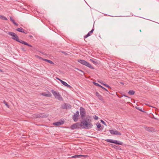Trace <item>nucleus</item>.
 <instances>
[{
    "label": "nucleus",
    "mask_w": 159,
    "mask_h": 159,
    "mask_svg": "<svg viewBox=\"0 0 159 159\" xmlns=\"http://www.w3.org/2000/svg\"><path fill=\"white\" fill-rule=\"evenodd\" d=\"M82 120L81 122V125H82L83 129H89L92 128L93 126L91 123V117L90 116L87 115L85 118L81 119Z\"/></svg>",
    "instance_id": "f257e3e1"
},
{
    "label": "nucleus",
    "mask_w": 159,
    "mask_h": 159,
    "mask_svg": "<svg viewBox=\"0 0 159 159\" xmlns=\"http://www.w3.org/2000/svg\"><path fill=\"white\" fill-rule=\"evenodd\" d=\"M8 34L12 36V39L16 41L19 42L21 43L28 46L30 47H32V46L29 44L25 41H23L22 40H20L18 35L14 32H8Z\"/></svg>",
    "instance_id": "f03ea898"
},
{
    "label": "nucleus",
    "mask_w": 159,
    "mask_h": 159,
    "mask_svg": "<svg viewBox=\"0 0 159 159\" xmlns=\"http://www.w3.org/2000/svg\"><path fill=\"white\" fill-rule=\"evenodd\" d=\"M78 61L82 65H84L91 69H94V68L89 63L84 60L82 59H78Z\"/></svg>",
    "instance_id": "7ed1b4c3"
},
{
    "label": "nucleus",
    "mask_w": 159,
    "mask_h": 159,
    "mask_svg": "<svg viewBox=\"0 0 159 159\" xmlns=\"http://www.w3.org/2000/svg\"><path fill=\"white\" fill-rule=\"evenodd\" d=\"M105 140L108 142L114 143L116 145H122L123 144L122 142L115 140L107 139Z\"/></svg>",
    "instance_id": "20e7f679"
},
{
    "label": "nucleus",
    "mask_w": 159,
    "mask_h": 159,
    "mask_svg": "<svg viewBox=\"0 0 159 159\" xmlns=\"http://www.w3.org/2000/svg\"><path fill=\"white\" fill-rule=\"evenodd\" d=\"M80 110L81 118L83 119L84 118H85V115H86V111L85 109L82 107H81L80 108Z\"/></svg>",
    "instance_id": "39448f33"
},
{
    "label": "nucleus",
    "mask_w": 159,
    "mask_h": 159,
    "mask_svg": "<svg viewBox=\"0 0 159 159\" xmlns=\"http://www.w3.org/2000/svg\"><path fill=\"white\" fill-rule=\"evenodd\" d=\"M79 116V111H76V113L72 116V119L75 122L77 121L78 120V117Z\"/></svg>",
    "instance_id": "423d86ee"
},
{
    "label": "nucleus",
    "mask_w": 159,
    "mask_h": 159,
    "mask_svg": "<svg viewBox=\"0 0 159 159\" xmlns=\"http://www.w3.org/2000/svg\"><path fill=\"white\" fill-rule=\"evenodd\" d=\"M143 127L146 131H147L148 132H152L153 131H154V129L153 127H148L147 126H144Z\"/></svg>",
    "instance_id": "0eeeda50"
},
{
    "label": "nucleus",
    "mask_w": 159,
    "mask_h": 159,
    "mask_svg": "<svg viewBox=\"0 0 159 159\" xmlns=\"http://www.w3.org/2000/svg\"><path fill=\"white\" fill-rule=\"evenodd\" d=\"M16 30L21 33H25V34H27L28 33V32L27 31L25 30L22 27H20L16 29Z\"/></svg>",
    "instance_id": "6e6552de"
},
{
    "label": "nucleus",
    "mask_w": 159,
    "mask_h": 159,
    "mask_svg": "<svg viewBox=\"0 0 159 159\" xmlns=\"http://www.w3.org/2000/svg\"><path fill=\"white\" fill-rule=\"evenodd\" d=\"M85 156H84L83 155H75L74 156H73L71 157L72 158H81L83 157H84Z\"/></svg>",
    "instance_id": "1a4fd4ad"
},
{
    "label": "nucleus",
    "mask_w": 159,
    "mask_h": 159,
    "mask_svg": "<svg viewBox=\"0 0 159 159\" xmlns=\"http://www.w3.org/2000/svg\"><path fill=\"white\" fill-rule=\"evenodd\" d=\"M71 108V106L70 105H67L66 103H65L63 106V109H67L68 108L70 109Z\"/></svg>",
    "instance_id": "9d476101"
},
{
    "label": "nucleus",
    "mask_w": 159,
    "mask_h": 159,
    "mask_svg": "<svg viewBox=\"0 0 159 159\" xmlns=\"http://www.w3.org/2000/svg\"><path fill=\"white\" fill-rule=\"evenodd\" d=\"M64 123V122L62 121H58L57 122L54 123L53 124L55 125L59 126L63 124Z\"/></svg>",
    "instance_id": "9b49d317"
},
{
    "label": "nucleus",
    "mask_w": 159,
    "mask_h": 159,
    "mask_svg": "<svg viewBox=\"0 0 159 159\" xmlns=\"http://www.w3.org/2000/svg\"><path fill=\"white\" fill-rule=\"evenodd\" d=\"M61 83L63 85L67 88H72L70 85L66 83L63 81H61Z\"/></svg>",
    "instance_id": "f8f14e48"
},
{
    "label": "nucleus",
    "mask_w": 159,
    "mask_h": 159,
    "mask_svg": "<svg viewBox=\"0 0 159 159\" xmlns=\"http://www.w3.org/2000/svg\"><path fill=\"white\" fill-rule=\"evenodd\" d=\"M111 146L112 148L115 149H116V150H121V149L120 148V147L117 146L116 145H113L112 144H111Z\"/></svg>",
    "instance_id": "ddd939ff"
},
{
    "label": "nucleus",
    "mask_w": 159,
    "mask_h": 159,
    "mask_svg": "<svg viewBox=\"0 0 159 159\" xmlns=\"http://www.w3.org/2000/svg\"><path fill=\"white\" fill-rule=\"evenodd\" d=\"M95 94L98 97L99 99L101 101L103 100V97L101 95H100L98 92H96Z\"/></svg>",
    "instance_id": "4468645a"
},
{
    "label": "nucleus",
    "mask_w": 159,
    "mask_h": 159,
    "mask_svg": "<svg viewBox=\"0 0 159 159\" xmlns=\"http://www.w3.org/2000/svg\"><path fill=\"white\" fill-rule=\"evenodd\" d=\"M94 30V29L93 28L90 31H89L86 35L84 36V38H86L89 36H90L91 35V34L93 33Z\"/></svg>",
    "instance_id": "2eb2a0df"
},
{
    "label": "nucleus",
    "mask_w": 159,
    "mask_h": 159,
    "mask_svg": "<svg viewBox=\"0 0 159 159\" xmlns=\"http://www.w3.org/2000/svg\"><path fill=\"white\" fill-rule=\"evenodd\" d=\"M96 125L97 126V127L98 128H100L101 127V125L100 124L99 122H97L96 124ZM103 129V128H100L98 129V130L100 131L102 130Z\"/></svg>",
    "instance_id": "dca6fc26"
},
{
    "label": "nucleus",
    "mask_w": 159,
    "mask_h": 159,
    "mask_svg": "<svg viewBox=\"0 0 159 159\" xmlns=\"http://www.w3.org/2000/svg\"><path fill=\"white\" fill-rule=\"evenodd\" d=\"M10 20L12 22L13 24L15 25H16L17 26H18V24L15 22V20L13 19L12 17H10Z\"/></svg>",
    "instance_id": "f3484780"
},
{
    "label": "nucleus",
    "mask_w": 159,
    "mask_h": 159,
    "mask_svg": "<svg viewBox=\"0 0 159 159\" xmlns=\"http://www.w3.org/2000/svg\"><path fill=\"white\" fill-rule=\"evenodd\" d=\"M57 99H58L59 100L61 101L63 100L62 97L61 95L58 93L56 95V97Z\"/></svg>",
    "instance_id": "a211bd4d"
},
{
    "label": "nucleus",
    "mask_w": 159,
    "mask_h": 159,
    "mask_svg": "<svg viewBox=\"0 0 159 159\" xmlns=\"http://www.w3.org/2000/svg\"><path fill=\"white\" fill-rule=\"evenodd\" d=\"M72 129H77V125L75 124H73L70 127Z\"/></svg>",
    "instance_id": "6ab92c4d"
},
{
    "label": "nucleus",
    "mask_w": 159,
    "mask_h": 159,
    "mask_svg": "<svg viewBox=\"0 0 159 159\" xmlns=\"http://www.w3.org/2000/svg\"><path fill=\"white\" fill-rule=\"evenodd\" d=\"M114 135H121V134L120 133V132L119 131L117 130L116 129H115Z\"/></svg>",
    "instance_id": "aec40b11"
},
{
    "label": "nucleus",
    "mask_w": 159,
    "mask_h": 159,
    "mask_svg": "<svg viewBox=\"0 0 159 159\" xmlns=\"http://www.w3.org/2000/svg\"><path fill=\"white\" fill-rule=\"evenodd\" d=\"M43 61H46L51 64H54V63L53 62H52V61H51V60H49L48 59H43Z\"/></svg>",
    "instance_id": "412c9836"
},
{
    "label": "nucleus",
    "mask_w": 159,
    "mask_h": 159,
    "mask_svg": "<svg viewBox=\"0 0 159 159\" xmlns=\"http://www.w3.org/2000/svg\"><path fill=\"white\" fill-rule=\"evenodd\" d=\"M90 61L92 62L93 64L96 65L97 64H99V63L97 61L95 60H94L92 59H91L90 60Z\"/></svg>",
    "instance_id": "4be33fe9"
},
{
    "label": "nucleus",
    "mask_w": 159,
    "mask_h": 159,
    "mask_svg": "<svg viewBox=\"0 0 159 159\" xmlns=\"http://www.w3.org/2000/svg\"><path fill=\"white\" fill-rule=\"evenodd\" d=\"M135 91L133 90H130L128 92V93L130 95H133L135 93Z\"/></svg>",
    "instance_id": "5701e85b"
},
{
    "label": "nucleus",
    "mask_w": 159,
    "mask_h": 159,
    "mask_svg": "<svg viewBox=\"0 0 159 159\" xmlns=\"http://www.w3.org/2000/svg\"><path fill=\"white\" fill-rule=\"evenodd\" d=\"M51 92L53 95L55 96V97H56V95L58 93H57L56 91H54L53 90H52L51 91Z\"/></svg>",
    "instance_id": "b1692460"
},
{
    "label": "nucleus",
    "mask_w": 159,
    "mask_h": 159,
    "mask_svg": "<svg viewBox=\"0 0 159 159\" xmlns=\"http://www.w3.org/2000/svg\"><path fill=\"white\" fill-rule=\"evenodd\" d=\"M75 124L77 125L78 128H80L79 126H80L81 128H83L82 125L81 126V122L80 123L79 122H77Z\"/></svg>",
    "instance_id": "393cba45"
},
{
    "label": "nucleus",
    "mask_w": 159,
    "mask_h": 159,
    "mask_svg": "<svg viewBox=\"0 0 159 159\" xmlns=\"http://www.w3.org/2000/svg\"><path fill=\"white\" fill-rule=\"evenodd\" d=\"M0 19L2 20H7V18L6 17H5L4 16H3L1 15H0Z\"/></svg>",
    "instance_id": "a878e982"
},
{
    "label": "nucleus",
    "mask_w": 159,
    "mask_h": 159,
    "mask_svg": "<svg viewBox=\"0 0 159 159\" xmlns=\"http://www.w3.org/2000/svg\"><path fill=\"white\" fill-rule=\"evenodd\" d=\"M135 108H136V109H137L139 110V111H142V112H145V111H143L142 110V108H141L140 107H136Z\"/></svg>",
    "instance_id": "bb28decb"
},
{
    "label": "nucleus",
    "mask_w": 159,
    "mask_h": 159,
    "mask_svg": "<svg viewBox=\"0 0 159 159\" xmlns=\"http://www.w3.org/2000/svg\"><path fill=\"white\" fill-rule=\"evenodd\" d=\"M93 84L96 86H98V87H99L101 88V85H100L99 84H98V83H96V82H93Z\"/></svg>",
    "instance_id": "cd10ccee"
},
{
    "label": "nucleus",
    "mask_w": 159,
    "mask_h": 159,
    "mask_svg": "<svg viewBox=\"0 0 159 159\" xmlns=\"http://www.w3.org/2000/svg\"><path fill=\"white\" fill-rule=\"evenodd\" d=\"M75 69H76L77 70L80 71V72L82 73H79L81 75H82V74H84V72L82 70H81L80 69H79L78 68H75Z\"/></svg>",
    "instance_id": "c85d7f7f"
},
{
    "label": "nucleus",
    "mask_w": 159,
    "mask_h": 159,
    "mask_svg": "<svg viewBox=\"0 0 159 159\" xmlns=\"http://www.w3.org/2000/svg\"><path fill=\"white\" fill-rule=\"evenodd\" d=\"M109 131L110 132V133L112 135H114V132H115V130H109Z\"/></svg>",
    "instance_id": "c756f323"
},
{
    "label": "nucleus",
    "mask_w": 159,
    "mask_h": 159,
    "mask_svg": "<svg viewBox=\"0 0 159 159\" xmlns=\"http://www.w3.org/2000/svg\"><path fill=\"white\" fill-rule=\"evenodd\" d=\"M3 103L8 108H9V106L8 104L5 101H3Z\"/></svg>",
    "instance_id": "7c9ffc66"
},
{
    "label": "nucleus",
    "mask_w": 159,
    "mask_h": 159,
    "mask_svg": "<svg viewBox=\"0 0 159 159\" xmlns=\"http://www.w3.org/2000/svg\"><path fill=\"white\" fill-rule=\"evenodd\" d=\"M101 88H102V89H104V90H105V91H106L107 92L109 93L112 94V95H113V94H112V93H110L109 92L108 90L106 88H105L104 87H103V86H101Z\"/></svg>",
    "instance_id": "2f4dec72"
},
{
    "label": "nucleus",
    "mask_w": 159,
    "mask_h": 159,
    "mask_svg": "<svg viewBox=\"0 0 159 159\" xmlns=\"http://www.w3.org/2000/svg\"><path fill=\"white\" fill-rule=\"evenodd\" d=\"M42 95L46 97H49V95L48 94L45 93H42Z\"/></svg>",
    "instance_id": "473e14b6"
},
{
    "label": "nucleus",
    "mask_w": 159,
    "mask_h": 159,
    "mask_svg": "<svg viewBox=\"0 0 159 159\" xmlns=\"http://www.w3.org/2000/svg\"><path fill=\"white\" fill-rule=\"evenodd\" d=\"M21 49L24 52H26V50L23 47H21Z\"/></svg>",
    "instance_id": "72a5a7b5"
},
{
    "label": "nucleus",
    "mask_w": 159,
    "mask_h": 159,
    "mask_svg": "<svg viewBox=\"0 0 159 159\" xmlns=\"http://www.w3.org/2000/svg\"><path fill=\"white\" fill-rule=\"evenodd\" d=\"M36 57L38 58H39V59H42V60H43V59H44L43 58H42V57H40L39 56L37 55V56H36Z\"/></svg>",
    "instance_id": "f704fd0d"
},
{
    "label": "nucleus",
    "mask_w": 159,
    "mask_h": 159,
    "mask_svg": "<svg viewBox=\"0 0 159 159\" xmlns=\"http://www.w3.org/2000/svg\"><path fill=\"white\" fill-rule=\"evenodd\" d=\"M101 123H102V124H104L105 125H106V126H107V125H106V124L105 123V122H104L103 120H101Z\"/></svg>",
    "instance_id": "c9c22d12"
},
{
    "label": "nucleus",
    "mask_w": 159,
    "mask_h": 159,
    "mask_svg": "<svg viewBox=\"0 0 159 159\" xmlns=\"http://www.w3.org/2000/svg\"><path fill=\"white\" fill-rule=\"evenodd\" d=\"M94 119L95 120H97L98 119V117L96 116L95 115L93 116Z\"/></svg>",
    "instance_id": "e433bc0d"
},
{
    "label": "nucleus",
    "mask_w": 159,
    "mask_h": 159,
    "mask_svg": "<svg viewBox=\"0 0 159 159\" xmlns=\"http://www.w3.org/2000/svg\"><path fill=\"white\" fill-rule=\"evenodd\" d=\"M105 86L111 89V87L110 86L108 85L107 84H106V85H105Z\"/></svg>",
    "instance_id": "4c0bfd02"
},
{
    "label": "nucleus",
    "mask_w": 159,
    "mask_h": 159,
    "mask_svg": "<svg viewBox=\"0 0 159 159\" xmlns=\"http://www.w3.org/2000/svg\"><path fill=\"white\" fill-rule=\"evenodd\" d=\"M37 117H41V116H40V115L39 114H37Z\"/></svg>",
    "instance_id": "58836bf2"
},
{
    "label": "nucleus",
    "mask_w": 159,
    "mask_h": 159,
    "mask_svg": "<svg viewBox=\"0 0 159 159\" xmlns=\"http://www.w3.org/2000/svg\"><path fill=\"white\" fill-rule=\"evenodd\" d=\"M57 79L58 80H59L61 82V81H62V80H61L60 79L57 78Z\"/></svg>",
    "instance_id": "ea45409f"
},
{
    "label": "nucleus",
    "mask_w": 159,
    "mask_h": 159,
    "mask_svg": "<svg viewBox=\"0 0 159 159\" xmlns=\"http://www.w3.org/2000/svg\"><path fill=\"white\" fill-rule=\"evenodd\" d=\"M123 96H125V97H127L128 98H130L128 97V96L126 95H123Z\"/></svg>",
    "instance_id": "a19ab883"
},
{
    "label": "nucleus",
    "mask_w": 159,
    "mask_h": 159,
    "mask_svg": "<svg viewBox=\"0 0 159 159\" xmlns=\"http://www.w3.org/2000/svg\"><path fill=\"white\" fill-rule=\"evenodd\" d=\"M100 83L102 85H104V86H105V85H106L107 84H104V83H101V82H100Z\"/></svg>",
    "instance_id": "79ce46f5"
},
{
    "label": "nucleus",
    "mask_w": 159,
    "mask_h": 159,
    "mask_svg": "<svg viewBox=\"0 0 159 159\" xmlns=\"http://www.w3.org/2000/svg\"><path fill=\"white\" fill-rule=\"evenodd\" d=\"M39 52H40V53H42V54H44V52H41V51H39Z\"/></svg>",
    "instance_id": "37998d69"
},
{
    "label": "nucleus",
    "mask_w": 159,
    "mask_h": 159,
    "mask_svg": "<svg viewBox=\"0 0 159 159\" xmlns=\"http://www.w3.org/2000/svg\"><path fill=\"white\" fill-rule=\"evenodd\" d=\"M29 37L30 38H32L33 36H32V35H29Z\"/></svg>",
    "instance_id": "c03bdc74"
},
{
    "label": "nucleus",
    "mask_w": 159,
    "mask_h": 159,
    "mask_svg": "<svg viewBox=\"0 0 159 159\" xmlns=\"http://www.w3.org/2000/svg\"><path fill=\"white\" fill-rule=\"evenodd\" d=\"M62 53H64L65 55L67 54V53L65 52H62Z\"/></svg>",
    "instance_id": "a18cd8bd"
},
{
    "label": "nucleus",
    "mask_w": 159,
    "mask_h": 159,
    "mask_svg": "<svg viewBox=\"0 0 159 159\" xmlns=\"http://www.w3.org/2000/svg\"><path fill=\"white\" fill-rule=\"evenodd\" d=\"M0 72H3V73L4 72L1 69H0Z\"/></svg>",
    "instance_id": "49530a36"
},
{
    "label": "nucleus",
    "mask_w": 159,
    "mask_h": 159,
    "mask_svg": "<svg viewBox=\"0 0 159 159\" xmlns=\"http://www.w3.org/2000/svg\"><path fill=\"white\" fill-rule=\"evenodd\" d=\"M117 96L119 97V98H120L122 97V96H120L118 95H117Z\"/></svg>",
    "instance_id": "de8ad7c7"
},
{
    "label": "nucleus",
    "mask_w": 159,
    "mask_h": 159,
    "mask_svg": "<svg viewBox=\"0 0 159 159\" xmlns=\"http://www.w3.org/2000/svg\"><path fill=\"white\" fill-rule=\"evenodd\" d=\"M120 83L123 85L124 84L123 82H120Z\"/></svg>",
    "instance_id": "09e8293b"
},
{
    "label": "nucleus",
    "mask_w": 159,
    "mask_h": 159,
    "mask_svg": "<svg viewBox=\"0 0 159 159\" xmlns=\"http://www.w3.org/2000/svg\"><path fill=\"white\" fill-rule=\"evenodd\" d=\"M153 118H154V119H156V118H155L154 117H153Z\"/></svg>",
    "instance_id": "8fccbe9b"
},
{
    "label": "nucleus",
    "mask_w": 159,
    "mask_h": 159,
    "mask_svg": "<svg viewBox=\"0 0 159 159\" xmlns=\"http://www.w3.org/2000/svg\"><path fill=\"white\" fill-rule=\"evenodd\" d=\"M140 32H141V30H140Z\"/></svg>",
    "instance_id": "3c124183"
}]
</instances>
